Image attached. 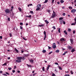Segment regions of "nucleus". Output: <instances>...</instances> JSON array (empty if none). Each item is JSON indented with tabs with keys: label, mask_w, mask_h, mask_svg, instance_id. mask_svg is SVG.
I'll return each instance as SVG.
<instances>
[{
	"label": "nucleus",
	"mask_w": 76,
	"mask_h": 76,
	"mask_svg": "<svg viewBox=\"0 0 76 76\" xmlns=\"http://www.w3.org/2000/svg\"><path fill=\"white\" fill-rule=\"evenodd\" d=\"M16 59H17L15 60V62L19 63H21L22 62L21 60H24L25 57H18L16 58Z\"/></svg>",
	"instance_id": "1"
},
{
	"label": "nucleus",
	"mask_w": 76,
	"mask_h": 76,
	"mask_svg": "<svg viewBox=\"0 0 76 76\" xmlns=\"http://www.w3.org/2000/svg\"><path fill=\"white\" fill-rule=\"evenodd\" d=\"M41 7V5L40 4H38L37 6V8L36 9V10L37 11H38L39 10H40V7Z\"/></svg>",
	"instance_id": "2"
},
{
	"label": "nucleus",
	"mask_w": 76,
	"mask_h": 76,
	"mask_svg": "<svg viewBox=\"0 0 76 76\" xmlns=\"http://www.w3.org/2000/svg\"><path fill=\"white\" fill-rule=\"evenodd\" d=\"M5 12L6 14H7V13H10L11 14V12H10V10L8 9H6L5 10Z\"/></svg>",
	"instance_id": "3"
},
{
	"label": "nucleus",
	"mask_w": 76,
	"mask_h": 76,
	"mask_svg": "<svg viewBox=\"0 0 76 76\" xmlns=\"http://www.w3.org/2000/svg\"><path fill=\"white\" fill-rule=\"evenodd\" d=\"M53 48H56V45L55 43H53V45H52Z\"/></svg>",
	"instance_id": "4"
},
{
	"label": "nucleus",
	"mask_w": 76,
	"mask_h": 76,
	"mask_svg": "<svg viewBox=\"0 0 76 76\" xmlns=\"http://www.w3.org/2000/svg\"><path fill=\"white\" fill-rule=\"evenodd\" d=\"M76 12V10L75 9H72L71 10V13H75Z\"/></svg>",
	"instance_id": "5"
},
{
	"label": "nucleus",
	"mask_w": 76,
	"mask_h": 76,
	"mask_svg": "<svg viewBox=\"0 0 76 76\" xmlns=\"http://www.w3.org/2000/svg\"><path fill=\"white\" fill-rule=\"evenodd\" d=\"M55 17H56V14L53 13L52 15V18H55Z\"/></svg>",
	"instance_id": "6"
},
{
	"label": "nucleus",
	"mask_w": 76,
	"mask_h": 76,
	"mask_svg": "<svg viewBox=\"0 0 76 76\" xmlns=\"http://www.w3.org/2000/svg\"><path fill=\"white\" fill-rule=\"evenodd\" d=\"M67 47L69 50H72V47L70 46H68Z\"/></svg>",
	"instance_id": "7"
},
{
	"label": "nucleus",
	"mask_w": 76,
	"mask_h": 76,
	"mask_svg": "<svg viewBox=\"0 0 76 76\" xmlns=\"http://www.w3.org/2000/svg\"><path fill=\"white\" fill-rule=\"evenodd\" d=\"M70 41L71 43V44H73V40L72 39H70Z\"/></svg>",
	"instance_id": "8"
},
{
	"label": "nucleus",
	"mask_w": 76,
	"mask_h": 76,
	"mask_svg": "<svg viewBox=\"0 0 76 76\" xmlns=\"http://www.w3.org/2000/svg\"><path fill=\"white\" fill-rule=\"evenodd\" d=\"M63 20H60V23L61 25L63 24Z\"/></svg>",
	"instance_id": "9"
},
{
	"label": "nucleus",
	"mask_w": 76,
	"mask_h": 76,
	"mask_svg": "<svg viewBox=\"0 0 76 76\" xmlns=\"http://www.w3.org/2000/svg\"><path fill=\"white\" fill-rule=\"evenodd\" d=\"M31 62V63H34V60H33V59H31L30 60H29Z\"/></svg>",
	"instance_id": "10"
},
{
	"label": "nucleus",
	"mask_w": 76,
	"mask_h": 76,
	"mask_svg": "<svg viewBox=\"0 0 76 76\" xmlns=\"http://www.w3.org/2000/svg\"><path fill=\"white\" fill-rule=\"evenodd\" d=\"M32 16V15H30L29 16H28V15H26V17H27V18H31Z\"/></svg>",
	"instance_id": "11"
},
{
	"label": "nucleus",
	"mask_w": 76,
	"mask_h": 76,
	"mask_svg": "<svg viewBox=\"0 0 76 76\" xmlns=\"http://www.w3.org/2000/svg\"><path fill=\"white\" fill-rule=\"evenodd\" d=\"M14 50H15V51H16V52H17V53H18V52H19V50H18L16 49V48H15Z\"/></svg>",
	"instance_id": "12"
},
{
	"label": "nucleus",
	"mask_w": 76,
	"mask_h": 76,
	"mask_svg": "<svg viewBox=\"0 0 76 76\" xmlns=\"http://www.w3.org/2000/svg\"><path fill=\"white\" fill-rule=\"evenodd\" d=\"M60 41H65V39L64 38H61L60 39Z\"/></svg>",
	"instance_id": "13"
},
{
	"label": "nucleus",
	"mask_w": 76,
	"mask_h": 76,
	"mask_svg": "<svg viewBox=\"0 0 76 76\" xmlns=\"http://www.w3.org/2000/svg\"><path fill=\"white\" fill-rule=\"evenodd\" d=\"M64 33L65 34V35H67V31H66L65 30L64 31Z\"/></svg>",
	"instance_id": "14"
},
{
	"label": "nucleus",
	"mask_w": 76,
	"mask_h": 76,
	"mask_svg": "<svg viewBox=\"0 0 76 76\" xmlns=\"http://www.w3.org/2000/svg\"><path fill=\"white\" fill-rule=\"evenodd\" d=\"M45 22L47 24H48V23H49V22H48V20H46L45 21Z\"/></svg>",
	"instance_id": "15"
},
{
	"label": "nucleus",
	"mask_w": 76,
	"mask_h": 76,
	"mask_svg": "<svg viewBox=\"0 0 76 76\" xmlns=\"http://www.w3.org/2000/svg\"><path fill=\"white\" fill-rule=\"evenodd\" d=\"M27 66L28 67H32V66L31 65H29L28 64H27Z\"/></svg>",
	"instance_id": "16"
},
{
	"label": "nucleus",
	"mask_w": 76,
	"mask_h": 76,
	"mask_svg": "<svg viewBox=\"0 0 76 76\" xmlns=\"http://www.w3.org/2000/svg\"><path fill=\"white\" fill-rule=\"evenodd\" d=\"M69 9H70V10H71V9H73V8L71 6L69 7Z\"/></svg>",
	"instance_id": "17"
},
{
	"label": "nucleus",
	"mask_w": 76,
	"mask_h": 76,
	"mask_svg": "<svg viewBox=\"0 0 76 76\" xmlns=\"http://www.w3.org/2000/svg\"><path fill=\"white\" fill-rule=\"evenodd\" d=\"M42 70L43 72H45V68L44 67H43L42 68Z\"/></svg>",
	"instance_id": "18"
},
{
	"label": "nucleus",
	"mask_w": 76,
	"mask_h": 76,
	"mask_svg": "<svg viewBox=\"0 0 76 76\" xmlns=\"http://www.w3.org/2000/svg\"><path fill=\"white\" fill-rule=\"evenodd\" d=\"M60 52V50H56V53H59Z\"/></svg>",
	"instance_id": "19"
},
{
	"label": "nucleus",
	"mask_w": 76,
	"mask_h": 76,
	"mask_svg": "<svg viewBox=\"0 0 76 76\" xmlns=\"http://www.w3.org/2000/svg\"><path fill=\"white\" fill-rule=\"evenodd\" d=\"M60 1L61 3H64V1L63 0H61Z\"/></svg>",
	"instance_id": "20"
},
{
	"label": "nucleus",
	"mask_w": 76,
	"mask_h": 76,
	"mask_svg": "<svg viewBox=\"0 0 76 76\" xmlns=\"http://www.w3.org/2000/svg\"><path fill=\"white\" fill-rule=\"evenodd\" d=\"M63 18L61 17L59 18V20H63Z\"/></svg>",
	"instance_id": "21"
},
{
	"label": "nucleus",
	"mask_w": 76,
	"mask_h": 76,
	"mask_svg": "<svg viewBox=\"0 0 76 76\" xmlns=\"http://www.w3.org/2000/svg\"><path fill=\"white\" fill-rule=\"evenodd\" d=\"M38 26L39 27H42L43 26H44V25L42 24V25H39Z\"/></svg>",
	"instance_id": "22"
},
{
	"label": "nucleus",
	"mask_w": 76,
	"mask_h": 76,
	"mask_svg": "<svg viewBox=\"0 0 76 76\" xmlns=\"http://www.w3.org/2000/svg\"><path fill=\"white\" fill-rule=\"evenodd\" d=\"M42 52H43L44 53H46V50H43L42 51Z\"/></svg>",
	"instance_id": "23"
},
{
	"label": "nucleus",
	"mask_w": 76,
	"mask_h": 76,
	"mask_svg": "<svg viewBox=\"0 0 76 76\" xmlns=\"http://www.w3.org/2000/svg\"><path fill=\"white\" fill-rule=\"evenodd\" d=\"M71 25H76V23H75L71 24Z\"/></svg>",
	"instance_id": "24"
},
{
	"label": "nucleus",
	"mask_w": 76,
	"mask_h": 76,
	"mask_svg": "<svg viewBox=\"0 0 76 76\" xmlns=\"http://www.w3.org/2000/svg\"><path fill=\"white\" fill-rule=\"evenodd\" d=\"M75 51V50L72 49V50H71V52L73 53Z\"/></svg>",
	"instance_id": "25"
},
{
	"label": "nucleus",
	"mask_w": 76,
	"mask_h": 76,
	"mask_svg": "<svg viewBox=\"0 0 76 76\" xmlns=\"http://www.w3.org/2000/svg\"><path fill=\"white\" fill-rule=\"evenodd\" d=\"M18 9H19V10H20V12H22V9H21V8H20L19 7Z\"/></svg>",
	"instance_id": "26"
},
{
	"label": "nucleus",
	"mask_w": 76,
	"mask_h": 76,
	"mask_svg": "<svg viewBox=\"0 0 76 76\" xmlns=\"http://www.w3.org/2000/svg\"><path fill=\"white\" fill-rule=\"evenodd\" d=\"M48 2V0H45V2H44V3H47Z\"/></svg>",
	"instance_id": "27"
},
{
	"label": "nucleus",
	"mask_w": 76,
	"mask_h": 76,
	"mask_svg": "<svg viewBox=\"0 0 76 76\" xmlns=\"http://www.w3.org/2000/svg\"><path fill=\"white\" fill-rule=\"evenodd\" d=\"M7 19H8V21H10V18H7Z\"/></svg>",
	"instance_id": "28"
},
{
	"label": "nucleus",
	"mask_w": 76,
	"mask_h": 76,
	"mask_svg": "<svg viewBox=\"0 0 76 76\" xmlns=\"http://www.w3.org/2000/svg\"><path fill=\"white\" fill-rule=\"evenodd\" d=\"M9 34L10 37H12V34H11V33H10Z\"/></svg>",
	"instance_id": "29"
},
{
	"label": "nucleus",
	"mask_w": 76,
	"mask_h": 76,
	"mask_svg": "<svg viewBox=\"0 0 76 76\" xmlns=\"http://www.w3.org/2000/svg\"><path fill=\"white\" fill-rule=\"evenodd\" d=\"M58 32H59V33H60V28H59L58 29Z\"/></svg>",
	"instance_id": "30"
},
{
	"label": "nucleus",
	"mask_w": 76,
	"mask_h": 76,
	"mask_svg": "<svg viewBox=\"0 0 76 76\" xmlns=\"http://www.w3.org/2000/svg\"><path fill=\"white\" fill-rule=\"evenodd\" d=\"M59 69H60V70H62V68H61V67L60 66H59L58 67Z\"/></svg>",
	"instance_id": "31"
},
{
	"label": "nucleus",
	"mask_w": 76,
	"mask_h": 76,
	"mask_svg": "<svg viewBox=\"0 0 76 76\" xmlns=\"http://www.w3.org/2000/svg\"><path fill=\"white\" fill-rule=\"evenodd\" d=\"M70 72H71V74L72 75H73V71H71Z\"/></svg>",
	"instance_id": "32"
},
{
	"label": "nucleus",
	"mask_w": 76,
	"mask_h": 76,
	"mask_svg": "<svg viewBox=\"0 0 76 76\" xmlns=\"http://www.w3.org/2000/svg\"><path fill=\"white\" fill-rule=\"evenodd\" d=\"M30 13H31V14H33L34 13V12L32 11H30Z\"/></svg>",
	"instance_id": "33"
},
{
	"label": "nucleus",
	"mask_w": 76,
	"mask_h": 76,
	"mask_svg": "<svg viewBox=\"0 0 76 76\" xmlns=\"http://www.w3.org/2000/svg\"><path fill=\"white\" fill-rule=\"evenodd\" d=\"M44 34L45 35H46V32L45 31L44 32Z\"/></svg>",
	"instance_id": "34"
},
{
	"label": "nucleus",
	"mask_w": 76,
	"mask_h": 76,
	"mask_svg": "<svg viewBox=\"0 0 76 76\" xmlns=\"http://www.w3.org/2000/svg\"><path fill=\"white\" fill-rule=\"evenodd\" d=\"M52 28H53L54 29H56V27L55 26H53Z\"/></svg>",
	"instance_id": "35"
},
{
	"label": "nucleus",
	"mask_w": 76,
	"mask_h": 76,
	"mask_svg": "<svg viewBox=\"0 0 76 76\" xmlns=\"http://www.w3.org/2000/svg\"><path fill=\"white\" fill-rule=\"evenodd\" d=\"M51 53H53V51L50 52L48 53V54H49V55L51 54Z\"/></svg>",
	"instance_id": "36"
},
{
	"label": "nucleus",
	"mask_w": 76,
	"mask_h": 76,
	"mask_svg": "<svg viewBox=\"0 0 76 76\" xmlns=\"http://www.w3.org/2000/svg\"><path fill=\"white\" fill-rule=\"evenodd\" d=\"M68 31H69V32L71 31V29H70V28H69L68 29Z\"/></svg>",
	"instance_id": "37"
},
{
	"label": "nucleus",
	"mask_w": 76,
	"mask_h": 76,
	"mask_svg": "<svg viewBox=\"0 0 76 76\" xmlns=\"http://www.w3.org/2000/svg\"><path fill=\"white\" fill-rule=\"evenodd\" d=\"M6 63H5L4 64H2V66H6Z\"/></svg>",
	"instance_id": "38"
},
{
	"label": "nucleus",
	"mask_w": 76,
	"mask_h": 76,
	"mask_svg": "<svg viewBox=\"0 0 76 76\" xmlns=\"http://www.w3.org/2000/svg\"><path fill=\"white\" fill-rule=\"evenodd\" d=\"M8 69H9V70H10L12 69V68H11V67L8 68Z\"/></svg>",
	"instance_id": "39"
},
{
	"label": "nucleus",
	"mask_w": 76,
	"mask_h": 76,
	"mask_svg": "<svg viewBox=\"0 0 76 76\" xmlns=\"http://www.w3.org/2000/svg\"><path fill=\"white\" fill-rule=\"evenodd\" d=\"M63 16H65L66 15V14L65 13H63L62 14Z\"/></svg>",
	"instance_id": "40"
},
{
	"label": "nucleus",
	"mask_w": 76,
	"mask_h": 76,
	"mask_svg": "<svg viewBox=\"0 0 76 76\" xmlns=\"http://www.w3.org/2000/svg\"><path fill=\"white\" fill-rule=\"evenodd\" d=\"M23 39H24V40H26H26H27V39H26L25 38L23 37Z\"/></svg>",
	"instance_id": "41"
},
{
	"label": "nucleus",
	"mask_w": 76,
	"mask_h": 76,
	"mask_svg": "<svg viewBox=\"0 0 76 76\" xmlns=\"http://www.w3.org/2000/svg\"><path fill=\"white\" fill-rule=\"evenodd\" d=\"M52 76H56V75H55V74L53 73L52 75Z\"/></svg>",
	"instance_id": "42"
},
{
	"label": "nucleus",
	"mask_w": 76,
	"mask_h": 76,
	"mask_svg": "<svg viewBox=\"0 0 76 76\" xmlns=\"http://www.w3.org/2000/svg\"><path fill=\"white\" fill-rule=\"evenodd\" d=\"M6 74H7V75H9V73L8 72H6Z\"/></svg>",
	"instance_id": "43"
},
{
	"label": "nucleus",
	"mask_w": 76,
	"mask_h": 76,
	"mask_svg": "<svg viewBox=\"0 0 76 76\" xmlns=\"http://www.w3.org/2000/svg\"><path fill=\"white\" fill-rule=\"evenodd\" d=\"M37 74V73H34V74H33V76H35V75Z\"/></svg>",
	"instance_id": "44"
},
{
	"label": "nucleus",
	"mask_w": 76,
	"mask_h": 76,
	"mask_svg": "<svg viewBox=\"0 0 76 76\" xmlns=\"http://www.w3.org/2000/svg\"><path fill=\"white\" fill-rule=\"evenodd\" d=\"M3 75H4V76H7V75L6 74H3Z\"/></svg>",
	"instance_id": "45"
},
{
	"label": "nucleus",
	"mask_w": 76,
	"mask_h": 76,
	"mask_svg": "<svg viewBox=\"0 0 76 76\" xmlns=\"http://www.w3.org/2000/svg\"><path fill=\"white\" fill-rule=\"evenodd\" d=\"M55 64H56V65H58V63H57V62L55 63Z\"/></svg>",
	"instance_id": "46"
},
{
	"label": "nucleus",
	"mask_w": 76,
	"mask_h": 76,
	"mask_svg": "<svg viewBox=\"0 0 76 76\" xmlns=\"http://www.w3.org/2000/svg\"><path fill=\"white\" fill-rule=\"evenodd\" d=\"M64 76H70V75H69L66 74Z\"/></svg>",
	"instance_id": "47"
},
{
	"label": "nucleus",
	"mask_w": 76,
	"mask_h": 76,
	"mask_svg": "<svg viewBox=\"0 0 76 76\" xmlns=\"http://www.w3.org/2000/svg\"><path fill=\"white\" fill-rule=\"evenodd\" d=\"M20 25H23V23H20Z\"/></svg>",
	"instance_id": "48"
},
{
	"label": "nucleus",
	"mask_w": 76,
	"mask_h": 76,
	"mask_svg": "<svg viewBox=\"0 0 76 76\" xmlns=\"http://www.w3.org/2000/svg\"><path fill=\"white\" fill-rule=\"evenodd\" d=\"M49 69V67H47V71Z\"/></svg>",
	"instance_id": "49"
},
{
	"label": "nucleus",
	"mask_w": 76,
	"mask_h": 76,
	"mask_svg": "<svg viewBox=\"0 0 76 76\" xmlns=\"http://www.w3.org/2000/svg\"><path fill=\"white\" fill-rule=\"evenodd\" d=\"M63 23L64 25H65V24H66V23L64 21H63Z\"/></svg>",
	"instance_id": "50"
},
{
	"label": "nucleus",
	"mask_w": 76,
	"mask_h": 76,
	"mask_svg": "<svg viewBox=\"0 0 76 76\" xmlns=\"http://www.w3.org/2000/svg\"><path fill=\"white\" fill-rule=\"evenodd\" d=\"M48 49H51V47L50 46H48Z\"/></svg>",
	"instance_id": "51"
},
{
	"label": "nucleus",
	"mask_w": 76,
	"mask_h": 76,
	"mask_svg": "<svg viewBox=\"0 0 76 76\" xmlns=\"http://www.w3.org/2000/svg\"><path fill=\"white\" fill-rule=\"evenodd\" d=\"M10 11L11 12H13V9H11V10H10Z\"/></svg>",
	"instance_id": "52"
},
{
	"label": "nucleus",
	"mask_w": 76,
	"mask_h": 76,
	"mask_svg": "<svg viewBox=\"0 0 76 76\" xmlns=\"http://www.w3.org/2000/svg\"><path fill=\"white\" fill-rule=\"evenodd\" d=\"M12 72L13 73H15V70H13L12 71Z\"/></svg>",
	"instance_id": "53"
},
{
	"label": "nucleus",
	"mask_w": 76,
	"mask_h": 76,
	"mask_svg": "<svg viewBox=\"0 0 76 76\" xmlns=\"http://www.w3.org/2000/svg\"><path fill=\"white\" fill-rule=\"evenodd\" d=\"M2 38H3L2 36H0V39H2Z\"/></svg>",
	"instance_id": "54"
},
{
	"label": "nucleus",
	"mask_w": 76,
	"mask_h": 76,
	"mask_svg": "<svg viewBox=\"0 0 76 76\" xmlns=\"http://www.w3.org/2000/svg\"><path fill=\"white\" fill-rule=\"evenodd\" d=\"M7 59H8V60H10V57H8Z\"/></svg>",
	"instance_id": "55"
},
{
	"label": "nucleus",
	"mask_w": 76,
	"mask_h": 76,
	"mask_svg": "<svg viewBox=\"0 0 76 76\" xmlns=\"http://www.w3.org/2000/svg\"><path fill=\"white\" fill-rule=\"evenodd\" d=\"M23 52H24V51L22 50H21V53H23Z\"/></svg>",
	"instance_id": "56"
},
{
	"label": "nucleus",
	"mask_w": 76,
	"mask_h": 76,
	"mask_svg": "<svg viewBox=\"0 0 76 76\" xmlns=\"http://www.w3.org/2000/svg\"><path fill=\"white\" fill-rule=\"evenodd\" d=\"M20 29H22V26H20Z\"/></svg>",
	"instance_id": "57"
},
{
	"label": "nucleus",
	"mask_w": 76,
	"mask_h": 76,
	"mask_svg": "<svg viewBox=\"0 0 76 76\" xmlns=\"http://www.w3.org/2000/svg\"><path fill=\"white\" fill-rule=\"evenodd\" d=\"M75 23L76 24V18L75 19Z\"/></svg>",
	"instance_id": "58"
},
{
	"label": "nucleus",
	"mask_w": 76,
	"mask_h": 76,
	"mask_svg": "<svg viewBox=\"0 0 76 76\" xmlns=\"http://www.w3.org/2000/svg\"><path fill=\"white\" fill-rule=\"evenodd\" d=\"M18 73H20V71H17Z\"/></svg>",
	"instance_id": "59"
},
{
	"label": "nucleus",
	"mask_w": 76,
	"mask_h": 76,
	"mask_svg": "<svg viewBox=\"0 0 76 76\" xmlns=\"http://www.w3.org/2000/svg\"><path fill=\"white\" fill-rule=\"evenodd\" d=\"M34 72H35V71H33L32 72V73H34Z\"/></svg>",
	"instance_id": "60"
},
{
	"label": "nucleus",
	"mask_w": 76,
	"mask_h": 76,
	"mask_svg": "<svg viewBox=\"0 0 76 76\" xmlns=\"http://www.w3.org/2000/svg\"><path fill=\"white\" fill-rule=\"evenodd\" d=\"M52 0V3H54V0Z\"/></svg>",
	"instance_id": "61"
},
{
	"label": "nucleus",
	"mask_w": 76,
	"mask_h": 76,
	"mask_svg": "<svg viewBox=\"0 0 76 76\" xmlns=\"http://www.w3.org/2000/svg\"><path fill=\"white\" fill-rule=\"evenodd\" d=\"M46 35H45V36L44 37V38H46Z\"/></svg>",
	"instance_id": "62"
},
{
	"label": "nucleus",
	"mask_w": 76,
	"mask_h": 76,
	"mask_svg": "<svg viewBox=\"0 0 76 76\" xmlns=\"http://www.w3.org/2000/svg\"><path fill=\"white\" fill-rule=\"evenodd\" d=\"M67 53V51H66V52H65L64 53H65V54H66Z\"/></svg>",
	"instance_id": "63"
},
{
	"label": "nucleus",
	"mask_w": 76,
	"mask_h": 76,
	"mask_svg": "<svg viewBox=\"0 0 76 76\" xmlns=\"http://www.w3.org/2000/svg\"><path fill=\"white\" fill-rule=\"evenodd\" d=\"M73 34H75V31H73Z\"/></svg>",
	"instance_id": "64"
}]
</instances>
